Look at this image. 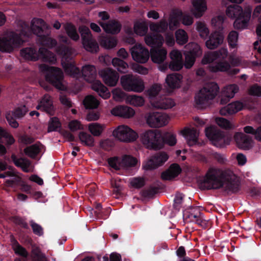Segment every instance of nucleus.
<instances>
[{
	"mask_svg": "<svg viewBox=\"0 0 261 261\" xmlns=\"http://www.w3.org/2000/svg\"><path fill=\"white\" fill-rule=\"evenodd\" d=\"M201 186L205 190L223 188L228 194H236L241 190L240 179L232 170L216 167H211L208 169Z\"/></svg>",
	"mask_w": 261,
	"mask_h": 261,
	"instance_id": "f257e3e1",
	"label": "nucleus"
},
{
	"mask_svg": "<svg viewBox=\"0 0 261 261\" xmlns=\"http://www.w3.org/2000/svg\"><path fill=\"white\" fill-rule=\"evenodd\" d=\"M21 29L16 31H8L0 37V51L11 53L19 47L25 41V38L31 34V31L36 35L41 36L45 22L40 18H34L31 21V29L24 22L21 23Z\"/></svg>",
	"mask_w": 261,
	"mask_h": 261,
	"instance_id": "f03ea898",
	"label": "nucleus"
},
{
	"mask_svg": "<svg viewBox=\"0 0 261 261\" xmlns=\"http://www.w3.org/2000/svg\"><path fill=\"white\" fill-rule=\"evenodd\" d=\"M140 137L142 143L149 149L160 150L165 144L172 146L176 143L175 134L169 132L162 134L157 129L146 130L141 134Z\"/></svg>",
	"mask_w": 261,
	"mask_h": 261,
	"instance_id": "7ed1b4c3",
	"label": "nucleus"
},
{
	"mask_svg": "<svg viewBox=\"0 0 261 261\" xmlns=\"http://www.w3.org/2000/svg\"><path fill=\"white\" fill-rule=\"evenodd\" d=\"M252 13V7L246 6L243 9L242 7L237 5L229 6L226 10V15L231 18L236 19L234 28L236 29L243 30L248 25Z\"/></svg>",
	"mask_w": 261,
	"mask_h": 261,
	"instance_id": "20e7f679",
	"label": "nucleus"
},
{
	"mask_svg": "<svg viewBox=\"0 0 261 261\" xmlns=\"http://www.w3.org/2000/svg\"><path fill=\"white\" fill-rule=\"evenodd\" d=\"M39 70L46 73V81L57 89L62 91L66 90V83L63 81V73L60 69L41 64L39 66Z\"/></svg>",
	"mask_w": 261,
	"mask_h": 261,
	"instance_id": "39448f33",
	"label": "nucleus"
},
{
	"mask_svg": "<svg viewBox=\"0 0 261 261\" xmlns=\"http://www.w3.org/2000/svg\"><path fill=\"white\" fill-rule=\"evenodd\" d=\"M20 55L28 60L36 61L40 56L45 61L54 63L56 61V58L54 54L44 47L40 48L39 53L33 47H26L20 50Z\"/></svg>",
	"mask_w": 261,
	"mask_h": 261,
	"instance_id": "423d86ee",
	"label": "nucleus"
},
{
	"mask_svg": "<svg viewBox=\"0 0 261 261\" xmlns=\"http://www.w3.org/2000/svg\"><path fill=\"white\" fill-rule=\"evenodd\" d=\"M120 83L125 90L141 92L145 89L143 80L132 74L123 75L120 78Z\"/></svg>",
	"mask_w": 261,
	"mask_h": 261,
	"instance_id": "0eeeda50",
	"label": "nucleus"
},
{
	"mask_svg": "<svg viewBox=\"0 0 261 261\" xmlns=\"http://www.w3.org/2000/svg\"><path fill=\"white\" fill-rule=\"evenodd\" d=\"M56 51L59 55L62 56V64L65 72L73 77L77 78L80 74V70L72 62L66 63L64 61V60L66 61L69 58L72 53L71 48L59 46L57 47Z\"/></svg>",
	"mask_w": 261,
	"mask_h": 261,
	"instance_id": "6e6552de",
	"label": "nucleus"
},
{
	"mask_svg": "<svg viewBox=\"0 0 261 261\" xmlns=\"http://www.w3.org/2000/svg\"><path fill=\"white\" fill-rule=\"evenodd\" d=\"M205 133L206 137L212 142L214 145L223 148L229 144V140L225 137L224 132L214 126L205 128Z\"/></svg>",
	"mask_w": 261,
	"mask_h": 261,
	"instance_id": "1a4fd4ad",
	"label": "nucleus"
},
{
	"mask_svg": "<svg viewBox=\"0 0 261 261\" xmlns=\"http://www.w3.org/2000/svg\"><path fill=\"white\" fill-rule=\"evenodd\" d=\"M79 31L81 34L84 47L88 51L96 53L99 47L93 38L89 29L85 25L80 26Z\"/></svg>",
	"mask_w": 261,
	"mask_h": 261,
	"instance_id": "9d476101",
	"label": "nucleus"
},
{
	"mask_svg": "<svg viewBox=\"0 0 261 261\" xmlns=\"http://www.w3.org/2000/svg\"><path fill=\"white\" fill-rule=\"evenodd\" d=\"M113 136L122 142H133L136 140L137 134L127 126H119L113 132Z\"/></svg>",
	"mask_w": 261,
	"mask_h": 261,
	"instance_id": "9b49d317",
	"label": "nucleus"
},
{
	"mask_svg": "<svg viewBox=\"0 0 261 261\" xmlns=\"http://www.w3.org/2000/svg\"><path fill=\"white\" fill-rule=\"evenodd\" d=\"M219 87L215 82L205 84L196 93V98H215L219 93Z\"/></svg>",
	"mask_w": 261,
	"mask_h": 261,
	"instance_id": "f8f14e48",
	"label": "nucleus"
},
{
	"mask_svg": "<svg viewBox=\"0 0 261 261\" xmlns=\"http://www.w3.org/2000/svg\"><path fill=\"white\" fill-rule=\"evenodd\" d=\"M168 117L160 112L149 113L146 118L147 123L151 127H160L168 123Z\"/></svg>",
	"mask_w": 261,
	"mask_h": 261,
	"instance_id": "ddd939ff",
	"label": "nucleus"
},
{
	"mask_svg": "<svg viewBox=\"0 0 261 261\" xmlns=\"http://www.w3.org/2000/svg\"><path fill=\"white\" fill-rule=\"evenodd\" d=\"M133 59L140 63H146L149 58L148 50L141 44H136L130 50Z\"/></svg>",
	"mask_w": 261,
	"mask_h": 261,
	"instance_id": "4468645a",
	"label": "nucleus"
},
{
	"mask_svg": "<svg viewBox=\"0 0 261 261\" xmlns=\"http://www.w3.org/2000/svg\"><path fill=\"white\" fill-rule=\"evenodd\" d=\"M168 155L165 152H159L152 155L143 166L145 170H152L162 166L168 160Z\"/></svg>",
	"mask_w": 261,
	"mask_h": 261,
	"instance_id": "2eb2a0df",
	"label": "nucleus"
},
{
	"mask_svg": "<svg viewBox=\"0 0 261 261\" xmlns=\"http://www.w3.org/2000/svg\"><path fill=\"white\" fill-rule=\"evenodd\" d=\"M191 4L190 12L196 18L202 17L208 9L206 0H191Z\"/></svg>",
	"mask_w": 261,
	"mask_h": 261,
	"instance_id": "dca6fc26",
	"label": "nucleus"
},
{
	"mask_svg": "<svg viewBox=\"0 0 261 261\" xmlns=\"http://www.w3.org/2000/svg\"><path fill=\"white\" fill-rule=\"evenodd\" d=\"M99 74L102 78L103 82L108 86H115L119 79V74L114 70L107 68L100 70Z\"/></svg>",
	"mask_w": 261,
	"mask_h": 261,
	"instance_id": "f3484780",
	"label": "nucleus"
},
{
	"mask_svg": "<svg viewBox=\"0 0 261 261\" xmlns=\"http://www.w3.org/2000/svg\"><path fill=\"white\" fill-rule=\"evenodd\" d=\"M171 62L169 68L173 71H178L183 67L182 56L181 53L177 49L172 50L169 54Z\"/></svg>",
	"mask_w": 261,
	"mask_h": 261,
	"instance_id": "a211bd4d",
	"label": "nucleus"
},
{
	"mask_svg": "<svg viewBox=\"0 0 261 261\" xmlns=\"http://www.w3.org/2000/svg\"><path fill=\"white\" fill-rule=\"evenodd\" d=\"M230 64L226 61H220L215 65H211L209 66V70L214 72L227 71L230 74H236L239 72L238 69L230 70Z\"/></svg>",
	"mask_w": 261,
	"mask_h": 261,
	"instance_id": "6ab92c4d",
	"label": "nucleus"
},
{
	"mask_svg": "<svg viewBox=\"0 0 261 261\" xmlns=\"http://www.w3.org/2000/svg\"><path fill=\"white\" fill-rule=\"evenodd\" d=\"M234 139L238 146L244 150H248L251 147V138L248 135L241 132L236 133Z\"/></svg>",
	"mask_w": 261,
	"mask_h": 261,
	"instance_id": "aec40b11",
	"label": "nucleus"
},
{
	"mask_svg": "<svg viewBox=\"0 0 261 261\" xmlns=\"http://www.w3.org/2000/svg\"><path fill=\"white\" fill-rule=\"evenodd\" d=\"M150 105L152 108L157 109H168L173 107L175 102L174 99H149Z\"/></svg>",
	"mask_w": 261,
	"mask_h": 261,
	"instance_id": "412c9836",
	"label": "nucleus"
},
{
	"mask_svg": "<svg viewBox=\"0 0 261 261\" xmlns=\"http://www.w3.org/2000/svg\"><path fill=\"white\" fill-rule=\"evenodd\" d=\"M223 40V35L219 32L215 31L210 35L209 39L205 42V45L207 48L214 49L221 44Z\"/></svg>",
	"mask_w": 261,
	"mask_h": 261,
	"instance_id": "4be33fe9",
	"label": "nucleus"
},
{
	"mask_svg": "<svg viewBox=\"0 0 261 261\" xmlns=\"http://www.w3.org/2000/svg\"><path fill=\"white\" fill-rule=\"evenodd\" d=\"M243 103L239 101H236L222 108L220 110V114L222 116L231 115L242 110Z\"/></svg>",
	"mask_w": 261,
	"mask_h": 261,
	"instance_id": "5701e85b",
	"label": "nucleus"
},
{
	"mask_svg": "<svg viewBox=\"0 0 261 261\" xmlns=\"http://www.w3.org/2000/svg\"><path fill=\"white\" fill-rule=\"evenodd\" d=\"M146 44L151 47H157L161 48L164 42V39L160 34H148L144 37Z\"/></svg>",
	"mask_w": 261,
	"mask_h": 261,
	"instance_id": "b1692460",
	"label": "nucleus"
},
{
	"mask_svg": "<svg viewBox=\"0 0 261 261\" xmlns=\"http://www.w3.org/2000/svg\"><path fill=\"white\" fill-rule=\"evenodd\" d=\"M146 44L151 47H157L161 48L164 42V39L160 34H148L144 37Z\"/></svg>",
	"mask_w": 261,
	"mask_h": 261,
	"instance_id": "393cba45",
	"label": "nucleus"
},
{
	"mask_svg": "<svg viewBox=\"0 0 261 261\" xmlns=\"http://www.w3.org/2000/svg\"><path fill=\"white\" fill-rule=\"evenodd\" d=\"M167 50L165 48H152L150 50V57L152 62L156 64L163 63L167 58Z\"/></svg>",
	"mask_w": 261,
	"mask_h": 261,
	"instance_id": "a878e982",
	"label": "nucleus"
},
{
	"mask_svg": "<svg viewBox=\"0 0 261 261\" xmlns=\"http://www.w3.org/2000/svg\"><path fill=\"white\" fill-rule=\"evenodd\" d=\"M111 113L114 116L128 118L134 115L135 111L132 108L127 106H118L111 110Z\"/></svg>",
	"mask_w": 261,
	"mask_h": 261,
	"instance_id": "bb28decb",
	"label": "nucleus"
},
{
	"mask_svg": "<svg viewBox=\"0 0 261 261\" xmlns=\"http://www.w3.org/2000/svg\"><path fill=\"white\" fill-rule=\"evenodd\" d=\"M201 215V212L197 206H191L183 211L184 219L187 222H194Z\"/></svg>",
	"mask_w": 261,
	"mask_h": 261,
	"instance_id": "cd10ccee",
	"label": "nucleus"
},
{
	"mask_svg": "<svg viewBox=\"0 0 261 261\" xmlns=\"http://www.w3.org/2000/svg\"><path fill=\"white\" fill-rule=\"evenodd\" d=\"M82 75L88 83H92L96 80L97 72L95 66L90 65H85L82 70Z\"/></svg>",
	"mask_w": 261,
	"mask_h": 261,
	"instance_id": "c85d7f7f",
	"label": "nucleus"
},
{
	"mask_svg": "<svg viewBox=\"0 0 261 261\" xmlns=\"http://www.w3.org/2000/svg\"><path fill=\"white\" fill-rule=\"evenodd\" d=\"M181 133L186 138L189 146L196 144L198 141V134L195 128H186L182 130Z\"/></svg>",
	"mask_w": 261,
	"mask_h": 261,
	"instance_id": "c756f323",
	"label": "nucleus"
},
{
	"mask_svg": "<svg viewBox=\"0 0 261 261\" xmlns=\"http://www.w3.org/2000/svg\"><path fill=\"white\" fill-rule=\"evenodd\" d=\"M11 158L16 167L21 168L22 170L25 173L30 172L29 168L31 163L29 159L24 158H18L14 154L11 155Z\"/></svg>",
	"mask_w": 261,
	"mask_h": 261,
	"instance_id": "7c9ffc66",
	"label": "nucleus"
},
{
	"mask_svg": "<svg viewBox=\"0 0 261 261\" xmlns=\"http://www.w3.org/2000/svg\"><path fill=\"white\" fill-rule=\"evenodd\" d=\"M99 23L104 31L108 33L117 34L121 30L120 23L114 20L109 21L108 23L99 22Z\"/></svg>",
	"mask_w": 261,
	"mask_h": 261,
	"instance_id": "2f4dec72",
	"label": "nucleus"
},
{
	"mask_svg": "<svg viewBox=\"0 0 261 261\" xmlns=\"http://www.w3.org/2000/svg\"><path fill=\"white\" fill-rule=\"evenodd\" d=\"M36 109L44 111L50 115L54 114L55 108L52 99H41V101L36 107Z\"/></svg>",
	"mask_w": 261,
	"mask_h": 261,
	"instance_id": "473e14b6",
	"label": "nucleus"
},
{
	"mask_svg": "<svg viewBox=\"0 0 261 261\" xmlns=\"http://www.w3.org/2000/svg\"><path fill=\"white\" fill-rule=\"evenodd\" d=\"M91 84V88L101 97H109L110 92L108 88L99 80H95Z\"/></svg>",
	"mask_w": 261,
	"mask_h": 261,
	"instance_id": "72a5a7b5",
	"label": "nucleus"
},
{
	"mask_svg": "<svg viewBox=\"0 0 261 261\" xmlns=\"http://www.w3.org/2000/svg\"><path fill=\"white\" fill-rule=\"evenodd\" d=\"M181 169L179 165L172 164L169 169L162 174V178L165 180L170 179L172 177L178 176L181 172Z\"/></svg>",
	"mask_w": 261,
	"mask_h": 261,
	"instance_id": "f704fd0d",
	"label": "nucleus"
},
{
	"mask_svg": "<svg viewBox=\"0 0 261 261\" xmlns=\"http://www.w3.org/2000/svg\"><path fill=\"white\" fill-rule=\"evenodd\" d=\"M43 146L40 142L27 147L24 149V152L26 155L35 159L39 154Z\"/></svg>",
	"mask_w": 261,
	"mask_h": 261,
	"instance_id": "c9c22d12",
	"label": "nucleus"
},
{
	"mask_svg": "<svg viewBox=\"0 0 261 261\" xmlns=\"http://www.w3.org/2000/svg\"><path fill=\"white\" fill-rule=\"evenodd\" d=\"M182 76L178 73L168 75L166 79V82L171 88H176L180 86Z\"/></svg>",
	"mask_w": 261,
	"mask_h": 261,
	"instance_id": "e433bc0d",
	"label": "nucleus"
},
{
	"mask_svg": "<svg viewBox=\"0 0 261 261\" xmlns=\"http://www.w3.org/2000/svg\"><path fill=\"white\" fill-rule=\"evenodd\" d=\"M182 12L181 11H174L170 15L169 19V27L170 30H173L179 25Z\"/></svg>",
	"mask_w": 261,
	"mask_h": 261,
	"instance_id": "4c0bfd02",
	"label": "nucleus"
},
{
	"mask_svg": "<svg viewBox=\"0 0 261 261\" xmlns=\"http://www.w3.org/2000/svg\"><path fill=\"white\" fill-rule=\"evenodd\" d=\"M101 46L107 49H111L116 46L117 40L115 37H101L99 39Z\"/></svg>",
	"mask_w": 261,
	"mask_h": 261,
	"instance_id": "58836bf2",
	"label": "nucleus"
},
{
	"mask_svg": "<svg viewBox=\"0 0 261 261\" xmlns=\"http://www.w3.org/2000/svg\"><path fill=\"white\" fill-rule=\"evenodd\" d=\"M168 23L165 19H162L158 22H152L149 25L151 32L156 33H164L168 28Z\"/></svg>",
	"mask_w": 261,
	"mask_h": 261,
	"instance_id": "ea45409f",
	"label": "nucleus"
},
{
	"mask_svg": "<svg viewBox=\"0 0 261 261\" xmlns=\"http://www.w3.org/2000/svg\"><path fill=\"white\" fill-rule=\"evenodd\" d=\"M195 25L200 37L202 39H206L209 35L210 31L205 23L201 21H198L196 22Z\"/></svg>",
	"mask_w": 261,
	"mask_h": 261,
	"instance_id": "a19ab883",
	"label": "nucleus"
},
{
	"mask_svg": "<svg viewBox=\"0 0 261 261\" xmlns=\"http://www.w3.org/2000/svg\"><path fill=\"white\" fill-rule=\"evenodd\" d=\"M134 31L139 36H145L148 31V25L146 22L144 21H138L135 22Z\"/></svg>",
	"mask_w": 261,
	"mask_h": 261,
	"instance_id": "79ce46f5",
	"label": "nucleus"
},
{
	"mask_svg": "<svg viewBox=\"0 0 261 261\" xmlns=\"http://www.w3.org/2000/svg\"><path fill=\"white\" fill-rule=\"evenodd\" d=\"M81 143L85 146L93 147L94 145V139L91 135L84 132H81L79 135Z\"/></svg>",
	"mask_w": 261,
	"mask_h": 261,
	"instance_id": "37998d69",
	"label": "nucleus"
},
{
	"mask_svg": "<svg viewBox=\"0 0 261 261\" xmlns=\"http://www.w3.org/2000/svg\"><path fill=\"white\" fill-rule=\"evenodd\" d=\"M113 66L116 68L117 70L122 73L127 72L128 65L125 62L118 58H114L112 60Z\"/></svg>",
	"mask_w": 261,
	"mask_h": 261,
	"instance_id": "c03bdc74",
	"label": "nucleus"
},
{
	"mask_svg": "<svg viewBox=\"0 0 261 261\" xmlns=\"http://www.w3.org/2000/svg\"><path fill=\"white\" fill-rule=\"evenodd\" d=\"M162 189V184L156 182L154 185L150 186L148 189L143 190V195L146 197H151L158 193Z\"/></svg>",
	"mask_w": 261,
	"mask_h": 261,
	"instance_id": "a18cd8bd",
	"label": "nucleus"
},
{
	"mask_svg": "<svg viewBox=\"0 0 261 261\" xmlns=\"http://www.w3.org/2000/svg\"><path fill=\"white\" fill-rule=\"evenodd\" d=\"M137 163V159L129 155H124L120 161L121 168L134 167Z\"/></svg>",
	"mask_w": 261,
	"mask_h": 261,
	"instance_id": "49530a36",
	"label": "nucleus"
},
{
	"mask_svg": "<svg viewBox=\"0 0 261 261\" xmlns=\"http://www.w3.org/2000/svg\"><path fill=\"white\" fill-rule=\"evenodd\" d=\"M12 249L15 253L24 258H27L29 253L25 248L20 245L18 241L14 240L12 243Z\"/></svg>",
	"mask_w": 261,
	"mask_h": 261,
	"instance_id": "de8ad7c7",
	"label": "nucleus"
},
{
	"mask_svg": "<svg viewBox=\"0 0 261 261\" xmlns=\"http://www.w3.org/2000/svg\"><path fill=\"white\" fill-rule=\"evenodd\" d=\"M64 29L68 36L72 40L77 41L79 39L80 37L74 25L71 23H67L64 25Z\"/></svg>",
	"mask_w": 261,
	"mask_h": 261,
	"instance_id": "09e8293b",
	"label": "nucleus"
},
{
	"mask_svg": "<svg viewBox=\"0 0 261 261\" xmlns=\"http://www.w3.org/2000/svg\"><path fill=\"white\" fill-rule=\"evenodd\" d=\"M177 44L184 45L188 41L189 37L187 32L183 29L177 30L175 33Z\"/></svg>",
	"mask_w": 261,
	"mask_h": 261,
	"instance_id": "8fccbe9b",
	"label": "nucleus"
},
{
	"mask_svg": "<svg viewBox=\"0 0 261 261\" xmlns=\"http://www.w3.org/2000/svg\"><path fill=\"white\" fill-rule=\"evenodd\" d=\"M3 139H5L6 144L7 145H11L15 142L13 136L0 126V142H2Z\"/></svg>",
	"mask_w": 261,
	"mask_h": 261,
	"instance_id": "3c124183",
	"label": "nucleus"
},
{
	"mask_svg": "<svg viewBox=\"0 0 261 261\" xmlns=\"http://www.w3.org/2000/svg\"><path fill=\"white\" fill-rule=\"evenodd\" d=\"M185 47L189 49V51H188V53L193 55L196 57L200 56L202 54V49L200 46L196 43L190 42L187 44Z\"/></svg>",
	"mask_w": 261,
	"mask_h": 261,
	"instance_id": "603ef678",
	"label": "nucleus"
},
{
	"mask_svg": "<svg viewBox=\"0 0 261 261\" xmlns=\"http://www.w3.org/2000/svg\"><path fill=\"white\" fill-rule=\"evenodd\" d=\"M61 127V123L58 118L54 117L50 118L47 128L48 133L56 132Z\"/></svg>",
	"mask_w": 261,
	"mask_h": 261,
	"instance_id": "864d4df0",
	"label": "nucleus"
},
{
	"mask_svg": "<svg viewBox=\"0 0 261 261\" xmlns=\"http://www.w3.org/2000/svg\"><path fill=\"white\" fill-rule=\"evenodd\" d=\"M244 131L246 134L253 135L256 140L261 141V126L255 129L252 126H246L244 127Z\"/></svg>",
	"mask_w": 261,
	"mask_h": 261,
	"instance_id": "5fc2aeb1",
	"label": "nucleus"
},
{
	"mask_svg": "<svg viewBox=\"0 0 261 261\" xmlns=\"http://www.w3.org/2000/svg\"><path fill=\"white\" fill-rule=\"evenodd\" d=\"M32 257L33 261H48L45 255L38 247L32 249Z\"/></svg>",
	"mask_w": 261,
	"mask_h": 261,
	"instance_id": "6e6d98bb",
	"label": "nucleus"
},
{
	"mask_svg": "<svg viewBox=\"0 0 261 261\" xmlns=\"http://www.w3.org/2000/svg\"><path fill=\"white\" fill-rule=\"evenodd\" d=\"M239 34L234 31L230 32L227 37L228 44L230 48H237L238 47V40Z\"/></svg>",
	"mask_w": 261,
	"mask_h": 261,
	"instance_id": "4d7b16f0",
	"label": "nucleus"
},
{
	"mask_svg": "<svg viewBox=\"0 0 261 261\" xmlns=\"http://www.w3.org/2000/svg\"><path fill=\"white\" fill-rule=\"evenodd\" d=\"M82 102L86 109H96L99 105L98 99H83Z\"/></svg>",
	"mask_w": 261,
	"mask_h": 261,
	"instance_id": "13d9d810",
	"label": "nucleus"
},
{
	"mask_svg": "<svg viewBox=\"0 0 261 261\" xmlns=\"http://www.w3.org/2000/svg\"><path fill=\"white\" fill-rule=\"evenodd\" d=\"M238 91V87L235 85H231L225 88L224 93L227 98H233Z\"/></svg>",
	"mask_w": 261,
	"mask_h": 261,
	"instance_id": "bf43d9fd",
	"label": "nucleus"
},
{
	"mask_svg": "<svg viewBox=\"0 0 261 261\" xmlns=\"http://www.w3.org/2000/svg\"><path fill=\"white\" fill-rule=\"evenodd\" d=\"M89 130L93 136H99L102 132L103 127L97 123H92L89 125Z\"/></svg>",
	"mask_w": 261,
	"mask_h": 261,
	"instance_id": "052dcab7",
	"label": "nucleus"
},
{
	"mask_svg": "<svg viewBox=\"0 0 261 261\" xmlns=\"http://www.w3.org/2000/svg\"><path fill=\"white\" fill-rule=\"evenodd\" d=\"M216 60L215 51H208L204 55L201 62L203 64H207L212 63Z\"/></svg>",
	"mask_w": 261,
	"mask_h": 261,
	"instance_id": "680f3d73",
	"label": "nucleus"
},
{
	"mask_svg": "<svg viewBox=\"0 0 261 261\" xmlns=\"http://www.w3.org/2000/svg\"><path fill=\"white\" fill-rule=\"evenodd\" d=\"M162 89L161 85L154 84L150 87L146 91V94L150 97L156 96Z\"/></svg>",
	"mask_w": 261,
	"mask_h": 261,
	"instance_id": "e2e57ef3",
	"label": "nucleus"
},
{
	"mask_svg": "<svg viewBox=\"0 0 261 261\" xmlns=\"http://www.w3.org/2000/svg\"><path fill=\"white\" fill-rule=\"evenodd\" d=\"M28 111V109L25 105L21 106L17 108L12 114L14 115V117L17 118H20L23 117Z\"/></svg>",
	"mask_w": 261,
	"mask_h": 261,
	"instance_id": "0e129e2a",
	"label": "nucleus"
},
{
	"mask_svg": "<svg viewBox=\"0 0 261 261\" xmlns=\"http://www.w3.org/2000/svg\"><path fill=\"white\" fill-rule=\"evenodd\" d=\"M108 163L111 168L116 170H119L121 169L120 161L117 156L109 158Z\"/></svg>",
	"mask_w": 261,
	"mask_h": 261,
	"instance_id": "69168bd1",
	"label": "nucleus"
},
{
	"mask_svg": "<svg viewBox=\"0 0 261 261\" xmlns=\"http://www.w3.org/2000/svg\"><path fill=\"white\" fill-rule=\"evenodd\" d=\"M185 66L187 68H190L193 65L196 57L188 52L185 53Z\"/></svg>",
	"mask_w": 261,
	"mask_h": 261,
	"instance_id": "338daca9",
	"label": "nucleus"
},
{
	"mask_svg": "<svg viewBox=\"0 0 261 261\" xmlns=\"http://www.w3.org/2000/svg\"><path fill=\"white\" fill-rule=\"evenodd\" d=\"M184 197L185 195L180 193H178L176 194L174 199L173 204V206L175 209L179 210L181 207Z\"/></svg>",
	"mask_w": 261,
	"mask_h": 261,
	"instance_id": "774afa93",
	"label": "nucleus"
}]
</instances>
